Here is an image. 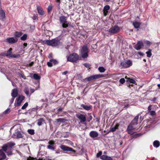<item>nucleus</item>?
I'll return each instance as SVG.
<instances>
[{
	"mask_svg": "<svg viewBox=\"0 0 160 160\" xmlns=\"http://www.w3.org/2000/svg\"><path fill=\"white\" fill-rule=\"evenodd\" d=\"M138 54L143 56L144 55V54L142 52H138Z\"/></svg>",
	"mask_w": 160,
	"mask_h": 160,
	"instance_id": "obj_54",
	"label": "nucleus"
},
{
	"mask_svg": "<svg viewBox=\"0 0 160 160\" xmlns=\"http://www.w3.org/2000/svg\"><path fill=\"white\" fill-rule=\"evenodd\" d=\"M105 77L104 75L102 74H97L91 76L88 78H86L83 79V80H86L88 81H90L93 80L97 79L99 78H102Z\"/></svg>",
	"mask_w": 160,
	"mask_h": 160,
	"instance_id": "obj_5",
	"label": "nucleus"
},
{
	"mask_svg": "<svg viewBox=\"0 0 160 160\" xmlns=\"http://www.w3.org/2000/svg\"><path fill=\"white\" fill-rule=\"evenodd\" d=\"M20 57V55L19 54H12L10 57V58H18Z\"/></svg>",
	"mask_w": 160,
	"mask_h": 160,
	"instance_id": "obj_33",
	"label": "nucleus"
},
{
	"mask_svg": "<svg viewBox=\"0 0 160 160\" xmlns=\"http://www.w3.org/2000/svg\"><path fill=\"white\" fill-rule=\"evenodd\" d=\"M150 113L152 115H155L156 114L155 112L154 111H150Z\"/></svg>",
	"mask_w": 160,
	"mask_h": 160,
	"instance_id": "obj_48",
	"label": "nucleus"
},
{
	"mask_svg": "<svg viewBox=\"0 0 160 160\" xmlns=\"http://www.w3.org/2000/svg\"><path fill=\"white\" fill-rule=\"evenodd\" d=\"M33 64V62H32L29 64V66H32Z\"/></svg>",
	"mask_w": 160,
	"mask_h": 160,
	"instance_id": "obj_60",
	"label": "nucleus"
},
{
	"mask_svg": "<svg viewBox=\"0 0 160 160\" xmlns=\"http://www.w3.org/2000/svg\"><path fill=\"white\" fill-rule=\"evenodd\" d=\"M60 147L64 151H72L73 153H74L76 152V151L73 150L71 148L65 146L64 145H61Z\"/></svg>",
	"mask_w": 160,
	"mask_h": 160,
	"instance_id": "obj_11",
	"label": "nucleus"
},
{
	"mask_svg": "<svg viewBox=\"0 0 160 160\" xmlns=\"http://www.w3.org/2000/svg\"><path fill=\"white\" fill-rule=\"evenodd\" d=\"M147 54V56L148 57H150L152 55V53L151 52V50L150 49H149L148 51L146 52Z\"/></svg>",
	"mask_w": 160,
	"mask_h": 160,
	"instance_id": "obj_35",
	"label": "nucleus"
},
{
	"mask_svg": "<svg viewBox=\"0 0 160 160\" xmlns=\"http://www.w3.org/2000/svg\"><path fill=\"white\" fill-rule=\"evenodd\" d=\"M6 158V156L4 151L2 149L0 150V160L5 159Z\"/></svg>",
	"mask_w": 160,
	"mask_h": 160,
	"instance_id": "obj_15",
	"label": "nucleus"
},
{
	"mask_svg": "<svg viewBox=\"0 0 160 160\" xmlns=\"http://www.w3.org/2000/svg\"><path fill=\"white\" fill-rule=\"evenodd\" d=\"M24 97L22 96H19L17 99V102H16L17 105L18 106H20L22 101L24 99Z\"/></svg>",
	"mask_w": 160,
	"mask_h": 160,
	"instance_id": "obj_14",
	"label": "nucleus"
},
{
	"mask_svg": "<svg viewBox=\"0 0 160 160\" xmlns=\"http://www.w3.org/2000/svg\"><path fill=\"white\" fill-rule=\"evenodd\" d=\"M120 30V28L117 25H115L109 29L108 32L112 34H114L118 32Z\"/></svg>",
	"mask_w": 160,
	"mask_h": 160,
	"instance_id": "obj_8",
	"label": "nucleus"
},
{
	"mask_svg": "<svg viewBox=\"0 0 160 160\" xmlns=\"http://www.w3.org/2000/svg\"><path fill=\"white\" fill-rule=\"evenodd\" d=\"M92 119V117L91 116H90L88 119V122H89Z\"/></svg>",
	"mask_w": 160,
	"mask_h": 160,
	"instance_id": "obj_53",
	"label": "nucleus"
},
{
	"mask_svg": "<svg viewBox=\"0 0 160 160\" xmlns=\"http://www.w3.org/2000/svg\"><path fill=\"white\" fill-rule=\"evenodd\" d=\"M62 23V27L63 28H66L68 27V22H67V23L64 22V23Z\"/></svg>",
	"mask_w": 160,
	"mask_h": 160,
	"instance_id": "obj_40",
	"label": "nucleus"
},
{
	"mask_svg": "<svg viewBox=\"0 0 160 160\" xmlns=\"http://www.w3.org/2000/svg\"><path fill=\"white\" fill-rule=\"evenodd\" d=\"M28 103L27 102H26L24 105L22 107V109H25L28 106Z\"/></svg>",
	"mask_w": 160,
	"mask_h": 160,
	"instance_id": "obj_42",
	"label": "nucleus"
},
{
	"mask_svg": "<svg viewBox=\"0 0 160 160\" xmlns=\"http://www.w3.org/2000/svg\"><path fill=\"white\" fill-rule=\"evenodd\" d=\"M110 8V6L109 5H106L104 8L103 10L108 11Z\"/></svg>",
	"mask_w": 160,
	"mask_h": 160,
	"instance_id": "obj_43",
	"label": "nucleus"
},
{
	"mask_svg": "<svg viewBox=\"0 0 160 160\" xmlns=\"http://www.w3.org/2000/svg\"><path fill=\"white\" fill-rule=\"evenodd\" d=\"M12 85L13 86H16V84L15 83L13 82H12Z\"/></svg>",
	"mask_w": 160,
	"mask_h": 160,
	"instance_id": "obj_61",
	"label": "nucleus"
},
{
	"mask_svg": "<svg viewBox=\"0 0 160 160\" xmlns=\"http://www.w3.org/2000/svg\"><path fill=\"white\" fill-rule=\"evenodd\" d=\"M133 130L134 129L133 127L132 126L129 125L128 127L127 131H131Z\"/></svg>",
	"mask_w": 160,
	"mask_h": 160,
	"instance_id": "obj_41",
	"label": "nucleus"
},
{
	"mask_svg": "<svg viewBox=\"0 0 160 160\" xmlns=\"http://www.w3.org/2000/svg\"><path fill=\"white\" fill-rule=\"evenodd\" d=\"M76 117L80 120V122L82 124L86 125L87 123L86 122V118L85 115L78 113L76 114Z\"/></svg>",
	"mask_w": 160,
	"mask_h": 160,
	"instance_id": "obj_6",
	"label": "nucleus"
},
{
	"mask_svg": "<svg viewBox=\"0 0 160 160\" xmlns=\"http://www.w3.org/2000/svg\"><path fill=\"white\" fill-rule=\"evenodd\" d=\"M58 63V61L55 59H52L49 60V62H47V65L49 67H52L53 64L56 65Z\"/></svg>",
	"mask_w": 160,
	"mask_h": 160,
	"instance_id": "obj_12",
	"label": "nucleus"
},
{
	"mask_svg": "<svg viewBox=\"0 0 160 160\" xmlns=\"http://www.w3.org/2000/svg\"><path fill=\"white\" fill-rule=\"evenodd\" d=\"M68 72L67 71H64V72L63 73H62V74H63V75H66V74H67V73Z\"/></svg>",
	"mask_w": 160,
	"mask_h": 160,
	"instance_id": "obj_59",
	"label": "nucleus"
},
{
	"mask_svg": "<svg viewBox=\"0 0 160 160\" xmlns=\"http://www.w3.org/2000/svg\"><path fill=\"white\" fill-rule=\"evenodd\" d=\"M83 65L87 68H90V65L88 63H85L83 64Z\"/></svg>",
	"mask_w": 160,
	"mask_h": 160,
	"instance_id": "obj_47",
	"label": "nucleus"
},
{
	"mask_svg": "<svg viewBox=\"0 0 160 160\" xmlns=\"http://www.w3.org/2000/svg\"><path fill=\"white\" fill-rule=\"evenodd\" d=\"M127 81H129L130 83L135 84L136 82V81L135 80L132 78H128Z\"/></svg>",
	"mask_w": 160,
	"mask_h": 160,
	"instance_id": "obj_36",
	"label": "nucleus"
},
{
	"mask_svg": "<svg viewBox=\"0 0 160 160\" xmlns=\"http://www.w3.org/2000/svg\"><path fill=\"white\" fill-rule=\"evenodd\" d=\"M128 133L129 134L132 135L133 134V133L132 132V131H128Z\"/></svg>",
	"mask_w": 160,
	"mask_h": 160,
	"instance_id": "obj_58",
	"label": "nucleus"
},
{
	"mask_svg": "<svg viewBox=\"0 0 160 160\" xmlns=\"http://www.w3.org/2000/svg\"><path fill=\"white\" fill-rule=\"evenodd\" d=\"M20 76L21 77H22V78H24V79H26V78L25 77H24V76L22 74H20Z\"/></svg>",
	"mask_w": 160,
	"mask_h": 160,
	"instance_id": "obj_55",
	"label": "nucleus"
},
{
	"mask_svg": "<svg viewBox=\"0 0 160 160\" xmlns=\"http://www.w3.org/2000/svg\"><path fill=\"white\" fill-rule=\"evenodd\" d=\"M43 43L48 45L51 46L52 47H57L60 44V40L58 38H56L51 40H46L42 41Z\"/></svg>",
	"mask_w": 160,
	"mask_h": 160,
	"instance_id": "obj_2",
	"label": "nucleus"
},
{
	"mask_svg": "<svg viewBox=\"0 0 160 160\" xmlns=\"http://www.w3.org/2000/svg\"><path fill=\"white\" fill-rule=\"evenodd\" d=\"M98 70L100 72H103L105 71V69L102 67H99L98 68Z\"/></svg>",
	"mask_w": 160,
	"mask_h": 160,
	"instance_id": "obj_32",
	"label": "nucleus"
},
{
	"mask_svg": "<svg viewBox=\"0 0 160 160\" xmlns=\"http://www.w3.org/2000/svg\"><path fill=\"white\" fill-rule=\"evenodd\" d=\"M7 40L9 43H14L18 41V39L16 38L12 37L8 38Z\"/></svg>",
	"mask_w": 160,
	"mask_h": 160,
	"instance_id": "obj_13",
	"label": "nucleus"
},
{
	"mask_svg": "<svg viewBox=\"0 0 160 160\" xmlns=\"http://www.w3.org/2000/svg\"><path fill=\"white\" fill-rule=\"evenodd\" d=\"M89 135L91 138H94L97 137L98 135V134L97 132L94 131H92L90 132L89 133Z\"/></svg>",
	"mask_w": 160,
	"mask_h": 160,
	"instance_id": "obj_17",
	"label": "nucleus"
},
{
	"mask_svg": "<svg viewBox=\"0 0 160 160\" xmlns=\"http://www.w3.org/2000/svg\"><path fill=\"white\" fill-rule=\"evenodd\" d=\"M38 160H45V159L43 158H39Z\"/></svg>",
	"mask_w": 160,
	"mask_h": 160,
	"instance_id": "obj_64",
	"label": "nucleus"
},
{
	"mask_svg": "<svg viewBox=\"0 0 160 160\" xmlns=\"http://www.w3.org/2000/svg\"><path fill=\"white\" fill-rule=\"evenodd\" d=\"M88 48L87 45H84L80 51L81 56L84 58H87L88 56Z\"/></svg>",
	"mask_w": 160,
	"mask_h": 160,
	"instance_id": "obj_3",
	"label": "nucleus"
},
{
	"mask_svg": "<svg viewBox=\"0 0 160 160\" xmlns=\"http://www.w3.org/2000/svg\"><path fill=\"white\" fill-rule=\"evenodd\" d=\"M79 58V56L78 54L76 53H73L67 57V60L71 62H75L78 61Z\"/></svg>",
	"mask_w": 160,
	"mask_h": 160,
	"instance_id": "obj_4",
	"label": "nucleus"
},
{
	"mask_svg": "<svg viewBox=\"0 0 160 160\" xmlns=\"http://www.w3.org/2000/svg\"><path fill=\"white\" fill-rule=\"evenodd\" d=\"M52 6H49L48 8V12H49L52 10Z\"/></svg>",
	"mask_w": 160,
	"mask_h": 160,
	"instance_id": "obj_45",
	"label": "nucleus"
},
{
	"mask_svg": "<svg viewBox=\"0 0 160 160\" xmlns=\"http://www.w3.org/2000/svg\"><path fill=\"white\" fill-rule=\"evenodd\" d=\"M30 160H38L36 159H35L33 158H32Z\"/></svg>",
	"mask_w": 160,
	"mask_h": 160,
	"instance_id": "obj_63",
	"label": "nucleus"
},
{
	"mask_svg": "<svg viewBox=\"0 0 160 160\" xmlns=\"http://www.w3.org/2000/svg\"><path fill=\"white\" fill-rule=\"evenodd\" d=\"M160 145L159 142L158 140L155 141L153 142V146L156 148L158 147Z\"/></svg>",
	"mask_w": 160,
	"mask_h": 160,
	"instance_id": "obj_27",
	"label": "nucleus"
},
{
	"mask_svg": "<svg viewBox=\"0 0 160 160\" xmlns=\"http://www.w3.org/2000/svg\"><path fill=\"white\" fill-rule=\"evenodd\" d=\"M108 12V11L103 10V13L105 16H106L107 15Z\"/></svg>",
	"mask_w": 160,
	"mask_h": 160,
	"instance_id": "obj_52",
	"label": "nucleus"
},
{
	"mask_svg": "<svg viewBox=\"0 0 160 160\" xmlns=\"http://www.w3.org/2000/svg\"><path fill=\"white\" fill-rule=\"evenodd\" d=\"M102 154V152L101 151H99L98 153L97 154L96 156L97 158L100 157Z\"/></svg>",
	"mask_w": 160,
	"mask_h": 160,
	"instance_id": "obj_44",
	"label": "nucleus"
},
{
	"mask_svg": "<svg viewBox=\"0 0 160 160\" xmlns=\"http://www.w3.org/2000/svg\"><path fill=\"white\" fill-rule=\"evenodd\" d=\"M15 144L12 142H8L4 144L2 147V149L7 154L8 156L13 154L12 148L15 145Z\"/></svg>",
	"mask_w": 160,
	"mask_h": 160,
	"instance_id": "obj_1",
	"label": "nucleus"
},
{
	"mask_svg": "<svg viewBox=\"0 0 160 160\" xmlns=\"http://www.w3.org/2000/svg\"><path fill=\"white\" fill-rule=\"evenodd\" d=\"M65 119L64 118H60L57 119V121L58 122H63L65 121Z\"/></svg>",
	"mask_w": 160,
	"mask_h": 160,
	"instance_id": "obj_39",
	"label": "nucleus"
},
{
	"mask_svg": "<svg viewBox=\"0 0 160 160\" xmlns=\"http://www.w3.org/2000/svg\"><path fill=\"white\" fill-rule=\"evenodd\" d=\"M23 133V132H21L18 130H16L15 132L13 134V137L17 139L23 138L24 135Z\"/></svg>",
	"mask_w": 160,
	"mask_h": 160,
	"instance_id": "obj_7",
	"label": "nucleus"
},
{
	"mask_svg": "<svg viewBox=\"0 0 160 160\" xmlns=\"http://www.w3.org/2000/svg\"><path fill=\"white\" fill-rule=\"evenodd\" d=\"M33 77L34 79L36 80H39L41 78L40 76L36 73L33 74Z\"/></svg>",
	"mask_w": 160,
	"mask_h": 160,
	"instance_id": "obj_30",
	"label": "nucleus"
},
{
	"mask_svg": "<svg viewBox=\"0 0 160 160\" xmlns=\"http://www.w3.org/2000/svg\"><path fill=\"white\" fill-rule=\"evenodd\" d=\"M12 48H10L7 51L6 55L7 56H9V57L10 58V57L11 55V52L12 51Z\"/></svg>",
	"mask_w": 160,
	"mask_h": 160,
	"instance_id": "obj_31",
	"label": "nucleus"
},
{
	"mask_svg": "<svg viewBox=\"0 0 160 160\" xmlns=\"http://www.w3.org/2000/svg\"><path fill=\"white\" fill-rule=\"evenodd\" d=\"M35 91L34 89H32V88H30V94L31 95L32 93H33Z\"/></svg>",
	"mask_w": 160,
	"mask_h": 160,
	"instance_id": "obj_50",
	"label": "nucleus"
},
{
	"mask_svg": "<svg viewBox=\"0 0 160 160\" xmlns=\"http://www.w3.org/2000/svg\"><path fill=\"white\" fill-rule=\"evenodd\" d=\"M29 90L28 88H25L24 90V92L25 93L27 94V95H29Z\"/></svg>",
	"mask_w": 160,
	"mask_h": 160,
	"instance_id": "obj_38",
	"label": "nucleus"
},
{
	"mask_svg": "<svg viewBox=\"0 0 160 160\" xmlns=\"http://www.w3.org/2000/svg\"><path fill=\"white\" fill-rule=\"evenodd\" d=\"M44 120L43 118H41L38 120L37 124L38 126H41L44 122Z\"/></svg>",
	"mask_w": 160,
	"mask_h": 160,
	"instance_id": "obj_25",
	"label": "nucleus"
},
{
	"mask_svg": "<svg viewBox=\"0 0 160 160\" xmlns=\"http://www.w3.org/2000/svg\"><path fill=\"white\" fill-rule=\"evenodd\" d=\"M101 159L102 160H112L111 157H108L107 155H102L100 157Z\"/></svg>",
	"mask_w": 160,
	"mask_h": 160,
	"instance_id": "obj_20",
	"label": "nucleus"
},
{
	"mask_svg": "<svg viewBox=\"0 0 160 160\" xmlns=\"http://www.w3.org/2000/svg\"><path fill=\"white\" fill-rule=\"evenodd\" d=\"M151 106L150 105L148 106V110L149 111H150L151 110Z\"/></svg>",
	"mask_w": 160,
	"mask_h": 160,
	"instance_id": "obj_56",
	"label": "nucleus"
},
{
	"mask_svg": "<svg viewBox=\"0 0 160 160\" xmlns=\"http://www.w3.org/2000/svg\"><path fill=\"white\" fill-rule=\"evenodd\" d=\"M15 98L12 97L10 101V104H11L13 102Z\"/></svg>",
	"mask_w": 160,
	"mask_h": 160,
	"instance_id": "obj_51",
	"label": "nucleus"
},
{
	"mask_svg": "<svg viewBox=\"0 0 160 160\" xmlns=\"http://www.w3.org/2000/svg\"><path fill=\"white\" fill-rule=\"evenodd\" d=\"M119 82L121 84H123L125 82V80L124 78H122L120 80Z\"/></svg>",
	"mask_w": 160,
	"mask_h": 160,
	"instance_id": "obj_46",
	"label": "nucleus"
},
{
	"mask_svg": "<svg viewBox=\"0 0 160 160\" xmlns=\"http://www.w3.org/2000/svg\"><path fill=\"white\" fill-rule=\"evenodd\" d=\"M37 8L38 12L39 14L42 15L44 14V12L41 7L37 6Z\"/></svg>",
	"mask_w": 160,
	"mask_h": 160,
	"instance_id": "obj_23",
	"label": "nucleus"
},
{
	"mask_svg": "<svg viewBox=\"0 0 160 160\" xmlns=\"http://www.w3.org/2000/svg\"><path fill=\"white\" fill-rule=\"evenodd\" d=\"M67 18L64 16H62L59 17V19L61 23H64V22L67 23Z\"/></svg>",
	"mask_w": 160,
	"mask_h": 160,
	"instance_id": "obj_19",
	"label": "nucleus"
},
{
	"mask_svg": "<svg viewBox=\"0 0 160 160\" xmlns=\"http://www.w3.org/2000/svg\"><path fill=\"white\" fill-rule=\"evenodd\" d=\"M9 111H10V109L8 108L4 112V113L5 114H7V113H8V112H9Z\"/></svg>",
	"mask_w": 160,
	"mask_h": 160,
	"instance_id": "obj_49",
	"label": "nucleus"
},
{
	"mask_svg": "<svg viewBox=\"0 0 160 160\" xmlns=\"http://www.w3.org/2000/svg\"><path fill=\"white\" fill-rule=\"evenodd\" d=\"M139 118V115L136 116L134 119L131 122V124L133 125H135L137 124L138 120Z\"/></svg>",
	"mask_w": 160,
	"mask_h": 160,
	"instance_id": "obj_21",
	"label": "nucleus"
},
{
	"mask_svg": "<svg viewBox=\"0 0 160 160\" xmlns=\"http://www.w3.org/2000/svg\"><path fill=\"white\" fill-rule=\"evenodd\" d=\"M28 133L31 135H33L34 133V130L33 129H30L28 130Z\"/></svg>",
	"mask_w": 160,
	"mask_h": 160,
	"instance_id": "obj_34",
	"label": "nucleus"
},
{
	"mask_svg": "<svg viewBox=\"0 0 160 160\" xmlns=\"http://www.w3.org/2000/svg\"><path fill=\"white\" fill-rule=\"evenodd\" d=\"M157 98H154L152 100V101L154 102L157 99Z\"/></svg>",
	"mask_w": 160,
	"mask_h": 160,
	"instance_id": "obj_57",
	"label": "nucleus"
},
{
	"mask_svg": "<svg viewBox=\"0 0 160 160\" xmlns=\"http://www.w3.org/2000/svg\"><path fill=\"white\" fill-rule=\"evenodd\" d=\"M143 46V44L142 42L138 41L137 43L135 45V48L136 49L138 50L140 49Z\"/></svg>",
	"mask_w": 160,
	"mask_h": 160,
	"instance_id": "obj_16",
	"label": "nucleus"
},
{
	"mask_svg": "<svg viewBox=\"0 0 160 160\" xmlns=\"http://www.w3.org/2000/svg\"><path fill=\"white\" fill-rule=\"evenodd\" d=\"M133 25L136 28H138L140 27L141 23L137 21L133 22L132 23Z\"/></svg>",
	"mask_w": 160,
	"mask_h": 160,
	"instance_id": "obj_22",
	"label": "nucleus"
},
{
	"mask_svg": "<svg viewBox=\"0 0 160 160\" xmlns=\"http://www.w3.org/2000/svg\"><path fill=\"white\" fill-rule=\"evenodd\" d=\"M48 145L47 146V148L54 151L55 149V142L53 140H50L48 142Z\"/></svg>",
	"mask_w": 160,
	"mask_h": 160,
	"instance_id": "obj_10",
	"label": "nucleus"
},
{
	"mask_svg": "<svg viewBox=\"0 0 160 160\" xmlns=\"http://www.w3.org/2000/svg\"><path fill=\"white\" fill-rule=\"evenodd\" d=\"M81 106L84 109L87 110H90L92 108V107L91 105H89V106L85 105L83 104H82L81 105Z\"/></svg>",
	"mask_w": 160,
	"mask_h": 160,
	"instance_id": "obj_24",
	"label": "nucleus"
},
{
	"mask_svg": "<svg viewBox=\"0 0 160 160\" xmlns=\"http://www.w3.org/2000/svg\"><path fill=\"white\" fill-rule=\"evenodd\" d=\"M18 94V91L17 88H14L12 90L11 96L14 98H15L17 97Z\"/></svg>",
	"mask_w": 160,
	"mask_h": 160,
	"instance_id": "obj_18",
	"label": "nucleus"
},
{
	"mask_svg": "<svg viewBox=\"0 0 160 160\" xmlns=\"http://www.w3.org/2000/svg\"><path fill=\"white\" fill-rule=\"evenodd\" d=\"M118 126L119 125L116 124L114 127L111 128L110 131L112 132L115 131L118 128Z\"/></svg>",
	"mask_w": 160,
	"mask_h": 160,
	"instance_id": "obj_28",
	"label": "nucleus"
},
{
	"mask_svg": "<svg viewBox=\"0 0 160 160\" xmlns=\"http://www.w3.org/2000/svg\"><path fill=\"white\" fill-rule=\"evenodd\" d=\"M22 33L21 32H16L14 36L15 38H19L22 35Z\"/></svg>",
	"mask_w": 160,
	"mask_h": 160,
	"instance_id": "obj_29",
	"label": "nucleus"
},
{
	"mask_svg": "<svg viewBox=\"0 0 160 160\" xmlns=\"http://www.w3.org/2000/svg\"><path fill=\"white\" fill-rule=\"evenodd\" d=\"M120 64L123 68H127L132 65V62L130 60H127L125 61L124 62H121Z\"/></svg>",
	"mask_w": 160,
	"mask_h": 160,
	"instance_id": "obj_9",
	"label": "nucleus"
},
{
	"mask_svg": "<svg viewBox=\"0 0 160 160\" xmlns=\"http://www.w3.org/2000/svg\"><path fill=\"white\" fill-rule=\"evenodd\" d=\"M5 16V13L3 11L2 9L0 10V19H3L4 18Z\"/></svg>",
	"mask_w": 160,
	"mask_h": 160,
	"instance_id": "obj_26",
	"label": "nucleus"
},
{
	"mask_svg": "<svg viewBox=\"0 0 160 160\" xmlns=\"http://www.w3.org/2000/svg\"><path fill=\"white\" fill-rule=\"evenodd\" d=\"M28 45V44L26 43H24L23 44V45L24 46V48L25 47H27Z\"/></svg>",
	"mask_w": 160,
	"mask_h": 160,
	"instance_id": "obj_62",
	"label": "nucleus"
},
{
	"mask_svg": "<svg viewBox=\"0 0 160 160\" xmlns=\"http://www.w3.org/2000/svg\"><path fill=\"white\" fill-rule=\"evenodd\" d=\"M27 35L26 34H24L21 37V39L22 41H24L27 39Z\"/></svg>",
	"mask_w": 160,
	"mask_h": 160,
	"instance_id": "obj_37",
	"label": "nucleus"
}]
</instances>
